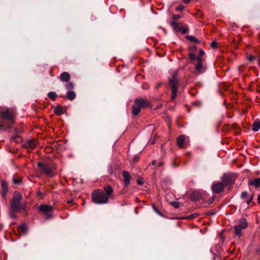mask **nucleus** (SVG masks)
<instances>
[{"label":"nucleus","instance_id":"nucleus-1","mask_svg":"<svg viewBox=\"0 0 260 260\" xmlns=\"http://www.w3.org/2000/svg\"><path fill=\"white\" fill-rule=\"evenodd\" d=\"M1 114L4 122L0 121V129H6V127H12L15 121L16 114L14 111L8 108L1 111Z\"/></svg>","mask_w":260,"mask_h":260},{"label":"nucleus","instance_id":"nucleus-2","mask_svg":"<svg viewBox=\"0 0 260 260\" xmlns=\"http://www.w3.org/2000/svg\"><path fill=\"white\" fill-rule=\"evenodd\" d=\"M22 199L21 194L18 191H15L13 198L10 201V206L9 209V216L12 219L17 218V213L21 210L20 202Z\"/></svg>","mask_w":260,"mask_h":260},{"label":"nucleus","instance_id":"nucleus-3","mask_svg":"<svg viewBox=\"0 0 260 260\" xmlns=\"http://www.w3.org/2000/svg\"><path fill=\"white\" fill-rule=\"evenodd\" d=\"M92 201L97 204H107L109 199L105 193L101 190H94L91 194Z\"/></svg>","mask_w":260,"mask_h":260},{"label":"nucleus","instance_id":"nucleus-4","mask_svg":"<svg viewBox=\"0 0 260 260\" xmlns=\"http://www.w3.org/2000/svg\"><path fill=\"white\" fill-rule=\"evenodd\" d=\"M169 83L172 88V94L171 98L174 100L176 96V93L178 91V80L177 78V73L174 72L172 75V77L169 78Z\"/></svg>","mask_w":260,"mask_h":260},{"label":"nucleus","instance_id":"nucleus-5","mask_svg":"<svg viewBox=\"0 0 260 260\" xmlns=\"http://www.w3.org/2000/svg\"><path fill=\"white\" fill-rule=\"evenodd\" d=\"M146 101L142 99H137L134 101V105L133 106V114L137 115L140 112L141 108L145 104Z\"/></svg>","mask_w":260,"mask_h":260},{"label":"nucleus","instance_id":"nucleus-6","mask_svg":"<svg viewBox=\"0 0 260 260\" xmlns=\"http://www.w3.org/2000/svg\"><path fill=\"white\" fill-rule=\"evenodd\" d=\"M38 166L41 171L45 175L48 176H52L53 175V171L50 166L42 162H39L38 163Z\"/></svg>","mask_w":260,"mask_h":260},{"label":"nucleus","instance_id":"nucleus-7","mask_svg":"<svg viewBox=\"0 0 260 260\" xmlns=\"http://www.w3.org/2000/svg\"><path fill=\"white\" fill-rule=\"evenodd\" d=\"M39 210L46 215V218L48 219L52 217L53 208L51 206L42 205L39 207Z\"/></svg>","mask_w":260,"mask_h":260},{"label":"nucleus","instance_id":"nucleus-8","mask_svg":"<svg viewBox=\"0 0 260 260\" xmlns=\"http://www.w3.org/2000/svg\"><path fill=\"white\" fill-rule=\"evenodd\" d=\"M171 25L174 28L175 31H181L183 34H185L187 32L186 28H183L182 24L178 23L175 21H172L170 23Z\"/></svg>","mask_w":260,"mask_h":260},{"label":"nucleus","instance_id":"nucleus-9","mask_svg":"<svg viewBox=\"0 0 260 260\" xmlns=\"http://www.w3.org/2000/svg\"><path fill=\"white\" fill-rule=\"evenodd\" d=\"M224 185L223 183H215L213 184L212 186V190L214 193H220L224 189Z\"/></svg>","mask_w":260,"mask_h":260},{"label":"nucleus","instance_id":"nucleus-10","mask_svg":"<svg viewBox=\"0 0 260 260\" xmlns=\"http://www.w3.org/2000/svg\"><path fill=\"white\" fill-rule=\"evenodd\" d=\"M196 72L198 74H200L204 72L202 64V58L201 57L197 56V63L195 67Z\"/></svg>","mask_w":260,"mask_h":260},{"label":"nucleus","instance_id":"nucleus-11","mask_svg":"<svg viewBox=\"0 0 260 260\" xmlns=\"http://www.w3.org/2000/svg\"><path fill=\"white\" fill-rule=\"evenodd\" d=\"M235 180L233 177L230 175H225L222 178V182L224 185H228L234 183Z\"/></svg>","mask_w":260,"mask_h":260},{"label":"nucleus","instance_id":"nucleus-12","mask_svg":"<svg viewBox=\"0 0 260 260\" xmlns=\"http://www.w3.org/2000/svg\"><path fill=\"white\" fill-rule=\"evenodd\" d=\"M122 176L124 178V186L127 187L130 184V180L132 178L131 176L127 171H123Z\"/></svg>","mask_w":260,"mask_h":260},{"label":"nucleus","instance_id":"nucleus-13","mask_svg":"<svg viewBox=\"0 0 260 260\" xmlns=\"http://www.w3.org/2000/svg\"><path fill=\"white\" fill-rule=\"evenodd\" d=\"M58 79L63 82H68L70 80L71 76L68 72H64L60 74Z\"/></svg>","mask_w":260,"mask_h":260},{"label":"nucleus","instance_id":"nucleus-14","mask_svg":"<svg viewBox=\"0 0 260 260\" xmlns=\"http://www.w3.org/2000/svg\"><path fill=\"white\" fill-rule=\"evenodd\" d=\"M1 186H2V189H1V195L2 196L5 198L7 195V192H8V187L7 185V182L5 180H3L1 182Z\"/></svg>","mask_w":260,"mask_h":260},{"label":"nucleus","instance_id":"nucleus-15","mask_svg":"<svg viewBox=\"0 0 260 260\" xmlns=\"http://www.w3.org/2000/svg\"><path fill=\"white\" fill-rule=\"evenodd\" d=\"M202 194L200 191H193L190 195V199L193 201H198L201 199Z\"/></svg>","mask_w":260,"mask_h":260},{"label":"nucleus","instance_id":"nucleus-16","mask_svg":"<svg viewBox=\"0 0 260 260\" xmlns=\"http://www.w3.org/2000/svg\"><path fill=\"white\" fill-rule=\"evenodd\" d=\"M104 189L105 191V193L106 196H107V198L108 199L112 195V193H113V189L112 188V187L109 185H107L104 186Z\"/></svg>","mask_w":260,"mask_h":260},{"label":"nucleus","instance_id":"nucleus-17","mask_svg":"<svg viewBox=\"0 0 260 260\" xmlns=\"http://www.w3.org/2000/svg\"><path fill=\"white\" fill-rule=\"evenodd\" d=\"M249 184L255 186V187H258L260 186V178H256L254 180L249 181Z\"/></svg>","mask_w":260,"mask_h":260},{"label":"nucleus","instance_id":"nucleus-18","mask_svg":"<svg viewBox=\"0 0 260 260\" xmlns=\"http://www.w3.org/2000/svg\"><path fill=\"white\" fill-rule=\"evenodd\" d=\"M185 137L183 135L180 136L177 139V143L178 146L182 148L184 142Z\"/></svg>","mask_w":260,"mask_h":260},{"label":"nucleus","instance_id":"nucleus-19","mask_svg":"<svg viewBox=\"0 0 260 260\" xmlns=\"http://www.w3.org/2000/svg\"><path fill=\"white\" fill-rule=\"evenodd\" d=\"M54 113L58 115H61L64 112L63 107L60 106H57L55 107L54 108Z\"/></svg>","mask_w":260,"mask_h":260},{"label":"nucleus","instance_id":"nucleus-20","mask_svg":"<svg viewBox=\"0 0 260 260\" xmlns=\"http://www.w3.org/2000/svg\"><path fill=\"white\" fill-rule=\"evenodd\" d=\"M76 96V93L73 90H69L67 92V98L69 100L72 101L75 99Z\"/></svg>","mask_w":260,"mask_h":260},{"label":"nucleus","instance_id":"nucleus-21","mask_svg":"<svg viewBox=\"0 0 260 260\" xmlns=\"http://www.w3.org/2000/svg\"><path fill=\"white\" fill-rule=\"evenodd\" d=\"M238 225L242 228L243 229H244L247 226V222L244 218H243L240 220L239 223Z\"/></svg>","mask_w":260,"mask_h":260},{"label":"nucleus","instance_id":"nucleus-22","mask_svg":"<svg viewBox=\"0 0 260 260\" xmlns=\"http://www.w3.org/2000/svg\"><path fill=\"white\" fill-rule=\"evenodd\" d=\"M260 129V122H254L252 125V129L254 132H257Z\"/></svg>","mask_w":260,"mask_h":260},{"label":"nucleus","instance_id":"nucleus-23","mask_svg":"<svg viewBox=\"0 0 260 260\" xmlns=\"http://www.w3.org/2000/svg\"><path fill=\"white\" fill-rule=\"evenodd\" d=\"M19 231L20 232L25 234L27 231V228L25 225L21 224L19 226Z\"/></svg>","mask_w":260,"mask_h":260},{"label":"nucleus","instance_id":"nucleus-24","mask_svg":"<svg viewBox=\"0 0 260 260\" xmlns=\"http://www.w3.org/2000/svg\"><path fill=\"white\" fill-rule=\"evenodd\" d=\"M26 143L27 146L29 147L30 148H34L37 146V143L31 140H28Z\"/></svg>","mask_w":260,"mask_h":260},{"label":"nucleus","instance_id":"nucleus-25","mask_svg":"<svg viewBox=\"0 0 260 260\" xmlns=\"http://www.w3.org/2000/svg\"><path fill=\"white\" fill-rule=\"evenodd\" d=\"M48 96L52 101H55L57 98V94L55 92H50L48 93Z\"/></svg>","mask_w":260,"mask_h":260},{"label":"nucleus","instance_id":"nucleus-26","mask_svg":"<svg viewBox=\"0 0 260 260\" xmlns=\"http://www.w3.org/2000/svg\"><path fill=\"white\" fill-rule=\"evenodd\" d=\"M243 229L241 227H240L239 225H235L234 227V230L235 231V233L237 235L240 236L241 234V230Z\"/></svg>","mask_w":260,"mask_h":260},{"label":"nucleus","instance_id":"nucleus-27","mask_svg":"<svg viewBox=\"0 0 260 260\" xmlns=\"http://www.w3.org/2000/svg\"><path fill=\"white\" fill-rule=\"evenodd\" d=\"M65 87L66 89L68 90V91L69 90H72V89L74 88V85L72 82H69L65 85Z\"/></svg>","mask_w":260,"mask_h":260},{"label":"nucleus","instance_id":"nucleus-28","mask_svg":"<svg viewBox=\"0 0 260 260\" xmlns=\"http://www.w3.org/2000/svg\"><path fill=\"white\" fill-rule=\"evenodd\" d=\"M21 178H14L13 179V183L15 184H19L21 182Z\"/></svg>","mask_w":260,"mask_h":260},{"label":"nucleus","instance_id":"nucleus-29","mask_svg":"<svg viewBox=\"0 0 260 260\" xmlns=\"http://www.w3.org/2000/svg\"><path fill=\"white\" fill-rule=\"evenodd\" d=\"M171 205L175 208H178L180 207L179 203L178 202H172Z\"/></svg>","mask_w":260,"mask_h":260},{"label":"nucleus","instance_id":"nucleus-30","mask_svg":"<svg viewBox=\"0 0 260 260\" xmlns=\"http://www.w3.org/2000/svg\"><path fill=\"white\" fill-rule=\"evenodd\" d=\"M188 39L189 40L191 41L194 42H197L198 40L193 36H189L187 37Z\"/></svg>","mask_w":260,"mask_h":260},{"label":"nucleus","instance_id":"nucleus-31","mask_svg":"<svg viewBox=\"0 0 260 260\" xmlns=\"http://www.w3.org/2000/svg\"><path fill=\"white\" fill-rule=\"evenodd\" d=\"M189 58L192 60H197V57L196 56V55L193 53H190L189 54Z\"/></svg>","mask_w":260,"mask_h":260},{"label":"nucleus","instance_id":"nucleus-32","mask_svg":"<svg viewBox=\"0 0 260 260\" xmlns=\"http://www.w3.org/2000/svg\"><path fill=\"white\" fill-rule=\"evenodd\" d=\"M184 9V6L182 5H180L179 7L176 8V10L177 11H182Z\"/></svg>","mask_w":260,"mask_h":260},{"label":"nucleus","instance_id":"nucleus-33","mask_svg":"<svg viewBox=\"0 0 260 260\" xmlns=\"http://www.w3.org/2000/svg\"><path fill=\"white\" fill-rule=\"evenodd\" d=\"M247 192L246 191H244L241 193V198L242 199H245L247 196Z\"/></svg>","mask_w":260,"mask_h":260},{"label":"nucleus","instance_id":"nucleus-34","mask_svg":"<svg viewBox=\"0 0 260 260\" xmlns=\"http://www.w3.org/2000/svg\"><path fill=\"white\" fill-rule=\"evenodd\" d=\"M181 18V16L180 15H174L173 16V19L174 20L179 19Z\"/></svg>","mask_w":260,"mask_h":260},{"label":"nucleus","instance_id":"nucleus-35","mask_svg":"<svg viewBox=\"0 0 260 260\" xmlns=\"http://www.w3.org/2000/svg\"><path fill=\"white\" fill-rule=\"evenodd\" d=\"M211 46L213 48H215L217 47V43L215 41L212 42L211 44Z\"/></svg>","mask_w":260,"mask_h":260},{"label":"nucleus","instance_id":"nucleus-36","mask_svg":"<svg viewBox=\"0 0 260 260\" xmlns=\"http://www.w3.org/2000/svg\"><path fill=\"white\" fill-rule=\"evenodd\" d=\"M26 208V205H21V209H22L23 210H25Z\"/></svg>","mask_w":260,"mask_h":260},{"label":"nucleus","instance_id":"nucleus-37","mask_svg":"<svg viewBox=\"0 0 260 260\" xmlns=\"http://www.w3.org/2000/svg\"><path fill=\"white\" fill-rule=\"evenodd\" d=\"M153 208L154 209V210L159 215H161V213L157 211V210L156 209V208L154 207V206H153Z\"/></svg>","mask_w":260,"mask_h":260},{"label":"nucleus","instance_id":"nucleus-38","mask_svg":"<svg viewBox=\"0 0 260 260\" xmlns=\"http://www.w3.org/2000/svg\"><path fill=\"white\" fill-rule=\"evenodd\" d=\"M137 183L139 185H142L143 184V182L141 180H137Z\"/></svg>","mask_w":260,"mask_h":260},{"label":"nucleus","instance_id":"nucleus-39","mask_svg":"<svg viewBox=\"0 0 260 260\" xmlns=\"http://www.w3.org/2000/svg\"><path fill=\"white\" fill-rule=\"evenodd\" d=\"M254 58H255L254 56H250L249 57V60L250 61H252L254 59Z\"/></svg>","mask_w":260,"mask_h":260},{"label":"nucleus","instance_id":"nucleus-40","mask_svg":"<svg viewBox=\"0 0 260 260\" xmlns=\"http://www.w3.org/2000/svg\"><path fill=\"white\" fill-rule=\"evenodd\" d=\"M199 54H200V55H203L204 54V51H203V50H202V49L200 50V51H199Z\"/></svg>","mask_w":260,"mask_h":260},{"label":"nucleus","instance_id":"nucleus-41","mask_svg":"<svg viewBox=\"0 0 260 260\" xmlns=\"http://www.w3.org/2000/svg\"><path fill=\"white\" fill-rule=\"evenodd\" d=\"M214 199H215V197H212L211 198V200H210L209 204L212 203L213 202V201L214 200Z\"/></svg>","mask_w":260,"mask_h":260},{"label":"nucleus","instance_id":"nucleus-42","mask_svg":"<svg viewBox=\"0 0 260 260\" xmlns=\"http://www.w3.org/2000/svg\"><path fill=\"white\" fill-rule=\"evenodd\" d=\"M17 138H18V137L17 136H14V137H12L11 139L12 140L15 141L16 140V139Z\"/></svg>","mask_w":260,"mask_h":260},{"label":"nucleus","instance_id":"nucleus-43","mask_svg":"<svg viewBox=\"0 0 260 260\" xmlns=\"http://www.w3.org/2000/svg\"><path fill=\"white\" fill-rule=\"evenodd\" d=\"M252 198L251 197L247 201V204H249L252 201Z\"/></svg>","mask_w":260,"mask_h":260},{"label":"nucleus","instance_id":"nucleus-44","mask_svg":"<svg viewBox=\"0 0 260 260\" xmlns=\"http://www.w3.org/2000/svg\"><path fill=\"white\" fill-rule=\"evenodd\" d=\"M190 0H184V2L186 4H188L190 2Z\"/></svg>","mask_w":260,"mask_h":260},{"label":"nucleus","instance_id":"nucleus-45","mask_svg":"<svg viewBox=\"0 0 260 260\" xmlns=\"http://www.w3.org/2000/svg\"><path fill=\"white\" fill-rule=\"evenodd\" d=\"M257 200L258 203L260 204V195H259L257 197Z\"/></svg>","mask_w":260,"mask_h":260},{"label":"nucleus","instance_id":"nucleus-46","mask_svg":"<svg viewBox=\"0 0 260 260\" xmlns=\"http://www.w3.org/2000/svg\"><path fill=\"white\" fill-rule=\"evenodd\" d=\"M110 174H112V168L111 167L110 168Z\"/></svg>","mask_w":260,"mask_h":260},{"label":"nucleus","instance_id":"nucleus-47","mask_svg":"<svg viewBox=\"0 0 260 260\" xmlns=\"http://www.w3.org/2000/svg\"><path fill=\"white\" fill-rule=\"evenodd\" d=\"M155 162H156V161H155V160H153V161L152 162V164L153 165H155Z\"/></svg>","mask_w":260,"mask_h":260},{"label":"nucleus","instance_id":"nucleus-48","mask_svg":"<svg viewBox=\"0 0 260 260\" xmlns=\"http://www.w3.org/2000/svg\"><path fill=\"white\" fill-rule=\"evenodd\" d=\"M72 202V200H69L68 201V203H71Z\"/></svg>","mask_w":260,"mask_h":260},{"label":"nucleus","instance_id":"nucleus-49","mask_svg":"<svg viewBox=\"0 0 260 260\" xmlns=\"http://www.w3.org/2000/svg\"><path fill=\"white\" fill-rule=\"evenodd\" d=\"M259 67L260 68V58L258 59Z\"/></svg>","mask_w":260,"mask_h":260},{"label":"nucleus","instance_id":"nucleus-50","mask_svg":"<svg viewBox=\"0 0 260 260\" xmlns=\"http://www.w3.org/2000/svg\"><path fill=\"white\" fill-rule=\"evenodd\" d=\"M147 107H149L150 106V105L149 104L148 102H147Z\"/></svg>","mask_w":260,"mask_h":260},{"label":"nucleus","instance_id":"nucleus-51","mask_svg":"<svg viewBox=\"0 0 260 260\" xmlns=\"http://www.w3.org/2000/svg\"><path fill=\"white\" fill-rule=\"evenodd\" d=\"M154 143V142L153 141H152V142H151V144H153Z\"/></svg>","mask_w":260,"mask_h":260}]
</instances>
